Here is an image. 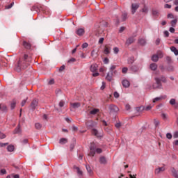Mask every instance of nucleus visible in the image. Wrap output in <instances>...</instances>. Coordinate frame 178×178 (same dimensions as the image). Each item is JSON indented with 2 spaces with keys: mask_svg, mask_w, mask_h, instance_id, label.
Instances as JSON below:
<instances>
[{
  "mask_svg": "<svg viewBox=\"0 0 178 178\" xmlns=\"http://www.w3.org/2000/svg\"><path fill=\"white\" fill-rule=\"evenodd\" d=\"M97 113H99V109L95 108H92L89 112L90 115H97Z\"/></svg>",
  "mask_w": 178,
  "mask_h": 178,
  "instance_id": "a211bd4d",
  "label": "nucleus"
},
{
  "mask_svg": "<svg viewBox=\"0 0 178 178\" xmlns=\"http://www.w3.org/2000/svg\"><path fill=\"white\" fill-rule=\"evenodd\" d=\"M90 72H92V73H95L96 72H98V65L97 64L91 65Z\"/></svg>",
  "mask_w": 178,
  "mask_h": 178,
  "instance_id": "4468645a",
  "label": "nucleus"
},
{
  "mask_svg": "<svg viewBox=\"0 0 178 178\" xmlns=\"http://www.w3.org/2000/svg\"><path fill=\"white\" fill-rule=\"evenodd\" d=\"M30 63H31V58L29 57V55L24 54L22 58H19L17 63V65L15 67L16 72H20V70L27 69L30 66Z\"/></svg>",
  "mask_w": 178,
  "mask_h": 178,
  "instance_id": "f257e3e1",
  "label": "nucleus"
},
{
  "mask_svg": "<svg viewBox=\"0 0 178 178\" xmlns=\"http://www.w3.org/2000/svg\"><path fill=\"white\" fill-rule=\"evenodd\" d=\"M7 149L8 152H13V151H15V146L10 145L7 147Z\"/></svg>",
  "mask_w": 178,
  "mask_h": 178,
  "instance_id": "2f4dec72",
  "label": "nucleus"
},
{
  "mask_svg": "<svg viewBox=\"0 0 178 178\" xmlns=\"http://www.w3.org/2000/svg\"><path fill=\"white\" fill-rule=\"evenodd\" d=\"M66 143H67V138H62L59 140L60 144H66Z\"/></svg>",
  "mask_w": 178,
  "mask_h": 178,
  "instance_id": "f704fd0d",
  "label": "nucleus"
},
{
  "mask_svg": "<svg viewBox=\"0 0 178 178\" xmlns=\"http://www.w3.org/2000/svg\"><path fill=\"white\" fill-rule=\"evenodd\" d=\"M99 163L102 165H106V158H105V156H100L99 157Z\"/></svg>",
  "mask_w": 178,
  "mask_h": 178,
  "instance_id": "412c9836",
  "label": "nucleus"
},
{
  "mask_svg": "<svg viewBox=\"0 0 178 178\" xmlns=\"http://www.w3.org/2000/svg\"><path fill=\"white\" fill-rule=\"evenodd\" d=\"M59 106L60 108H63V106H65V102L60 101V103H59Z\"/></svg>",
  "mask_w": 178,
  "mask_h": 178,
  "instance_id": "4d7b16f0",
  "label": "nucleus"
},
{
  "mask_svg": "<svg viewBox=\"0 0 178 178\" xmlns=\"http://www.w3.org/2000/svg\"><path fill=\"white\" fill-rule=\"evenodd\" d=\"M131 70L134 72H138V67L137 65H132L131 67Z\"/></svg>",
  "mask_w": 178,
  "mask_h": 178,
  "instance_id": "e433bc0d",
  "label": "nucleus"
},
{
  "mask_svg": "<svg viewBox=\"0 0 178 178\" xmlns=\"http://www.w3.org/2000/svg\"><path fill=\"white\" fill-rule=\"evenodd\" d=\"M104 54L105 55H109L111 54V47L108 45H106L104 47Z\"/></svg>",
  "mask_w": 178,
  "mask_h": 178,
  "instance_id": "b1692460",
  "label": "nucleus"
},
{
  "mask_svg": "<svg viewBox=\"0 0 178 178\" xmlns=\"http://www.w3.org/2000/svg\"><path fill=\"white\" fill-rule=\"evenodd\" d=\"M108 109L111 113H116V112H119V107L115 104H110Z\"/></svg>",
  "mask_w": 178,
  "mask_h": 178,
  "instance_id": "39448f33",
  "label": "nucleus"
},
{
  "mask_svg": "<svg viewBox=\"0 0 178 178\" xmlns=\"http://www.w3.org/2000/svg\"><path fill=\"white\" fill-rule=\"evenodd\" d=\"M86 170L88 172L89 175L90 176H92L93 172H92V170H91V167H90L88 165H86Z\"/></svg>",
  "mask_w": 178,
  "mask_h": 178,
  "instance_id": "473e14b6",
  "label": "nucleus"
},
{
  "mask_svg": "<svg viewBox=\"0 0 178 178\" xmlns=\"http://www.w3.org/2000/svg\"><path fill=\"white\" fill-rule=\"evenodd\" d=\"M73 169H75V170H76V172H77V173H78V175H79V176H83V171H81V170H80V168H79V167H77V166H76V165H74V166H73Z\"/></svg>",
  "mask_w": 178,
  "mask_h": 178,
  "instance_id": "5701e85b",
  "label": "nucleus"
},
{
  "mask_svg": "<svg viewBox=\"0 0 178 178\" xmlns=\"http://www.w3.org/2000/svg\"><path fill=\"white\" fill-rule=\"evenodd\" d=\"M138 44H140V45H145L147 41L144 38H140L138 40Z\"/></svg>",
  "mask_w": 178,
  "mask_h": 178,
  "instance_id": "7c9ffc66",
  "label": "nucleus"
},
{
  "mask_svg": "<svg viewBox=\"0 0 178 178\" xmlns=\"http://www.w3.org/2000/svg\"><path fill=\"white\" fill-rule=\"evenodd\" d=\"M177 23V19H173L171 21L170 24L172 27H175Z\"/></svg>",
  "mask_w": 178,
  "mask_h": 178,
  "instance_id": "79ce46f5",
  "label": "nucleus"
},
{
  "mask_svg": "<svg viewBox=\"0 0 178 178\" xmlns=\"http://www.w3.org/2000/svg\"><path fill=\"white\" fill-rule=\"evenodd\" d=\"M140 12H143V13H145V14L148 13V7L144 5L143 8H142Z\"/></svg>",
  "mask_w": 178,
  "mask_h": 178,
  "instance_id": "c9c22d12",
  "label": "nucleus"
},
{
  "mask_svg": "<svg viewBox=\"0 0 178 178\" xmlns=\"http://www.w3.org/2000/svg\"><path fill=\"white\" fill-rule=\"evenodd\" d=\"M166 137H167V138H168V140H172V134L168 133L166 134Z\"/></svg>",
  "mask_w": 178,
  "mask_h": 178,
  "instance_id": "5fc2aeb1",
  "label": "nucleus"
},
{
  "mask_svg": "<svg viewBox=\"0 0 178 178\" xmlns=\"http://www.w3.org/2000/svg\"><path fill=\"white\" fill-rule=\"evenodd\" d=\"M0 111L1 112H8V107L5 104H0Z\"/></svg>",
  "mask_w": 178,
  "mask_h": 178,
  "instance_id": "bb28decb",
  "label": "nucleus"
},
{
  "mask_svg": "<svg viewBox=\"0 0 178 178\" xmlns=\"http://www.w3.org/2000/svg\"><path fill=\"white\" fill-rule=\"evenodd\" d=\"M170 49H171L172 52H174L175 55H176V56L178 55V50H177V49H176V48L175 47V46H172V47H170Z\"/></svg>",
  "mask_w": 178,
  "mask_h": 178,
  "instance_id": "72a5a7b5",
  "label": "nucleus"
},
{
  "mask_svg": "<svg viewBox=\"0 0 178 178\" xmlns=\"http://www.w3.org/2000/svg\"><path fill=\"white\" fill-rule=\"evenodd\" d=\"M35 127L37 129V130H40V129L42 127V125L38 122L35 124Z\"/></svg>",
  "mask_w": 178,
  "mask_h": 178,
  "instance_id": "ea45409f",
  "label": "nucleus"
},
{
  "mask_svg": "<svg viewBox=\"0 0 178 178\" xmlns=\"http://www.w3.org/2000/svg\"><path fill=\"white\" fill-rule=\"evenodd\" d=\"M152 15L154 17H159V10H158V9H152Z\"/></svg>",
  "mask_w": 178,
  "mask_h": 178,
  "instance_id": "dca6fc26",
  "label": "nucleus"
},
{
  "mask_svg": "<svg viewBox=\"0 0 178 178\" xmlns=\"http://www.w3.org/2000/svg\"><path fill=\"white\" fill-rule=\"evenodd\" d=\"M85 33V31L83 29H79L76 31V34H77V35L81 36L83 35Z\"/></svg>",
  "mask_w": 178,
  "mask_h": 178,
  "instance_id": "aec40b11",
  "label": "nucleus"
},
{
  "mask_svg": "<svg viewBox=\"0 0 178 178\" xmlns=\"http://www.w3.org/2000/svg\"><path fill=\"white\" fill-rule=\"evenodd\" d=\"M122 84L124 88H129V87H130V81H129L127 79H124L122 81Z\"/></svg>",
  "mask_w": 178,
  "mask_h": 178,
  "instance_id": "ddd939ff",
  "label": "nucleus"
},
{
  "mask_svg": "<svg viewBox=\"0 0 178 178\" xmlns=\"http://www.w3.org/2000/svg\"><path fill=\"white\" fill-rule=\"evenodd\" d=\"M165 9H170L172 8V5L170 4H165L164 5Z\"/></svg>",
  "mask_w": 178,
  "mask_h": 178,
  "instance_id": "3c124183",
  "label": "nucleus"
},
{
  "mask_svg": "<svg viewBox=\"0 0 178 178\" xmlns=\"http://www.w3.org/2000/svg\"><path fill=\"white\" fill-rule=\"evenodd\" d=\"M114 95V98H119V97H120V95H119V93L118 92H115L113 93Z\"/></svg>",
  "mask_w": 178,
  "mask_h": 178,
  "instance_id": "864d4df0",
  "label": "nucleus"
},
{
  "mask_svg": "<svg viewBox=\"0 0 178 178\" xmlns=\"http://www.w3.org/2000/svg\"><path fill=\"white\" fill-rule=\"evenodd\" d=\"M110 74L116 76V74H118V70H116V65H113L111 66V67L109 68V72Z\"/></svg>",
  "mask_w": 178,
  "mask_h": 178,
  "instance_id": "1a4fd4ad",
  "label": "nucleus"
},
{
  "mask_svg": "<svg viewBox=\"0 0 178 178\" xmlns=\"http://www.w3.org/2000/svg\"><path fill=\"white\" fill-rule=\"evenodd\" d=\"M13 5H15V2L13 1L10 4L6 6L5 8L10 9L13 6Z\"/></svg>",
  "mask_w": 178,
  "mask_h": 178,
  "instance_id": "c03bdc74",
  "label": "nucleus"
},
{
  "mask_svg": "<svg viewBox=\"0 0 178 178\" xmlns=\"http://www.w3.org/2000/svg\"><path fill=\"white\" fill-rule=\"evenodd\" d=\"M104 40H105V38H101L99 40V44H104Z\"/></svg>",
  "mask_w": 178,
  "mask_h": 178,
  "instance_id": "0e129e2a",
  "label": "nucleus"
},
{
  "mask_svg": "<svg viewBox=\"0 0 178 178\" xmlns=\"http://www.w3.org/2000/svg\"><path fill=\"white\" fill-rule=\"evenodd\" d=\"M173 137H174L175 138H178V131H176L175 132H174V134H173Z\"/></svg>",
  "mask_w": 178,
  "mask_h": 178,
  "instance_id": "e2e57ef3",
  "label": "nucleus"
},
{
  "mask_svg": "<svg viewBox=\"0 0 178 178\" xmlns=\"http://www.w3.org/2000/svg\"><path fill=\"white\" fill-rule=\"evenodd\" d=\"M149 69H151L153 72H155V70L158 69V65H156V63H152L149 65Z\"/></svg>",
  "mask_w": 178,
  "mask_h": 178,
  "instance_id": "4be33fe9",
  "label": "nucleus"
},
{
  "mask_svg": "<svg viewBox=\"0 0 178 178\" xmlns=\"http://www.w3.org/2000/svg\"><path fill=\"white\" fill-rule=\"evenodd\" d=\"M0 138L3 140V138H6V135L5 134L0 132Z\"/></svg>",
  "mask_w": 178,
  "mask_h": 178,
  "instance_id": "09e8293b",
  "label": "nucleus"
},
{
  "mask_svg": "<svg viewBox=\"0 0 178 178\" xmlns=\"http://www.w3.org/2000/svg\"><path fill=\"white\" fill-rule=\"evenodd\" d=\"M113 49L114 54H119V48H118V47H114Z\"/></svg>",
  "mask_w": 178,
  "mask_h": 178,
  "instance_id": "8fccbe9b",
  "label": "nucleus"
},
{
  "mask_svg": "<svg viewBox=\"0 0 178 178\" xmlns=\"http://www.w3.org/2000/svg\"><path fill=\"white\" fill-rule=\"evenodd\" d=\"M95 154H102V149L98 147V145H97V143L92 142L90 143L88 156H91L92 158L95 156Z\"/></svg>",
  "mask_w": 178,
  "mask_h": 178,
  "instance_id": "7ed1b4c3",
  "label": "nucleus"
},
{
  "mask_svg": "<svg viewBox=\"0 0 178 178\" xmlns=\"http://www.w3.org/2000/svg\"><path fill=\"white\" fill-rule=\"evenodd\" d=\"M134 42V38L131 37L127 40L126 44L129 45V44H133Z\"/></svg>",
  "mask_w": 178,
  "mask_h": 178,
  "instance_id": "c756f323",
  "label": "nucleus"
},
{
  "mask_svg": "<svg viewBox=\"0 0 178 178\" xmlns=\"http://www.w3.org/2000/svg\"><path fill=\"white\" fill-rule=\"evenodd\" d=\"M165 167H159L158 168L155 169L154 173L155 175H159V173H161V172H165Z\"/></svg>",
  "mask_w": 178,
  "mask_h": 178,
  "instance_id": "2eb2a0df",
  "label": "nucleus"
},
{
  "mask_svg": "<svg viewBox=\"0 0 178 178\" xmlns=\"http://www.w3.org/2000/svg\"><path fill=\"white\" fill-rule=\"evenodd\" d=\"M87 47H88V43L87 42H85L82 44L83 49H84V48H87Z\"/></svg>",
  "mask_w": 178,
  "mask_h": 178,
  "instance_id": "69168bd1",
  "label": "nucleus"
},
{
  "mask_svg": "<svg viewBox=\"0 0 178 178\" xmlns=\"http://www.w3.org/2000/svg\"><path fill=\"white\" fill-rule=\"evenodd\" d=\"M140 8V4L139 3H132L131 6V12L132 15H134L136 12H137V9Z\"/></svg>",
  "mask_w": 178,
  "mask_h": 178,
  "instance_id": "423d86ee",
  "label": "nucleus"
},
{
  "mask_svg": "<svg viewBox=\"0 0 178 178\" xmlns=\"http://www.w3.org/2000/svg\"><path fill=\"white\" fill-rule=\"evenodd\" d=\"M161 118L163 120H166V119H168V116L165 113L161 114Z\"/></svg>",
  "mask_w": 178,
  "mask_h": 178,
  "instance_id": "603ef678",
  "label": "nucleus"
},
{
  "mask_svg": "<svg viewBox=\"0 0 178 178\" xmlns=\"http://www.w3.org/2000/svg\"><path fill=\"white\" fill-rule=\"evenodd\" d=\"M10 108H11L12 110H13L15 108H16V100H13L11 102Z\"/></svg>",
  "mask_w": 178,
  "mask_h": 178,
  "instance_id": "58836bf2",
  "label": "nucleus"
},
{
  "mask_svg": "<svg viewBox=\"0 0 178 178\" xmlns=\"http://www.w3.org/2000/svg\"><path fill=\"white\" fill-rule=\"evenodd\" d=\"M99 72L102 73V76L104 77V76H105V72H106V67L104 66L100 67Z\"/></svg>",
  "mask_w": 178,
  "mask_h": 178,
  "instance_id": "a878e982",
  "label": "nucleus"
},
{
  "mask_svg": "<svg viewBox=\"0 0 178 178\" xmlns=\"http://www.w3.org/2000/svg\"><path fill=\"white\" fill-rule=\"evenodd\" d=\"M155 83L153 84V88H162V83H167L168 79L164 75H161L160 77H155Z\"/></svg>",
  "mask_w": 178,
  "mask_h": 178,
  "instance_id": "20e7f679",
  "label": "nucleus"
},
{
  "mask_svg": "<svg viewBox=\"0 0 178 178\" xmlns=\"http://www.w3.org/2000/svg\"><path fill=\"white\" fill-rule=\"evenodd\" d=\"M63 70H65V65H62L60 69H59V72H63Z\"/></svg>",
  "mask_w": 178,
  "mask_h": 178,
  "instance_id": "338daca9",
  "label": "nucleus"
},
{
  "mask_svg": "<svg viewBox=\"0 0 178 178\" xmlns=\"http://www.w3.org/2000/svg\"><path fill=\"white\" fill-rule=\"evenodd\" d=\"M22 47H24V48H25V49H31V44L26 40H24L22 42Z\"/></svg>",
  "mask_w": 178,
  "mask_h": 178,
  "instance_id": "9d476101",
  "label": "nucleus"
},
{
  "mask_svg": "<svg viewBox=\"0 0 178 178\" xmlns=\"http://www.w3.org/2000/svg\"><path fill=\"white\" fill-rule=\"evenodd\" d=\"M134 60H136V59H134V56L129 57L127 59V63L129 65H133V63H134Z\"/></svg>",
  "mask_w": 178,
  "mask_h": 178,
  "instance_id": "cd10ccee",
  "label": "nucleus"
},
{
  "mask_svg": "<svg viewBox=\"0 0 178 178\" xmlns=\"http://www.w3.org/2000/svg\"><path fill=\"white\" fill-rule=\"evenodd\" d=\"M167 96L166 95H163L160 96L159 97H156L153 99V102H158V101H162V99H166Z\"/></svg>",
  "mask_w": 178,
  "mask_h": 178,
  "instance_id": "f3484780",
  "label": "nucleus"
},
{
  "mask_svg": "<svg viewBox=\"0 0 178 178\" xmlns=\"http://www.w3.org/2000/svg\"><path fill=\"white\" fill-rule=\"evenodd\" d=\"M70 105H71L70 111H72V109H76L77 108H80V106H81V103L80 102L70 103Z\"/></svg>",
  "mask_w": 178,
  "mask_h": 178,
  "instance_id": "9b49d317",
  "label": "nucleus"
},
{
  "mask_svg": "<svg viewBox=\"0 0 178 178\" xmlns=\"http://www.w3.org/2000/svg\"><path fill=\"white\" fill-rule=\"evenodd\" d=\"M1 175H6V169H1L0 170Z\"/></svg>",
  "mask_w": 178,
  "mask_h": 178,
  "instance_id": "13d9d810",
  "label": "nucleus"
},
{
  "mask_svg": "<svg viewBox=\"0 0 178 178\" xmlns=\"http://www.w3.org/2000/svg\"><path fill=\"white\" fill-rule=\"evenodd\" d=\"M122 19L123 22H124L127 19V13H124L122 15Z\"/></svg>",
  "mask_w": 178,
  "mask_h": 178,
  "instance_id": "37998d69",
  "label": "nucleus"
},
{
  "mask_svg": "<svg viewBox=\"0 0 178 178\" xmlns=\"http://www.w3.org/2000/svg\"><path fill=\"white\" fill-rule=\"evenodd\" d=\"M155 44H156V45H159V44H161V39L160 38H157L156 40Z\"/></svg>",
  "mask_w": 178,
  "mask_h": 178,
  "instance_id": "680f3d73",
  "label": "nucleus"
},
{
  "mask_svg": "<svg viewBox=\"0 0 178 178\" xmlns=\"http://www.w3.org/2000/svg\"><path fill=\"white\" fill-rule=\"evenodd\" d=\"M152 62H158V60H159V56L156 54H154L152 56Z\"/></svg>",
  "mask_w": 178,
  "mask_h": 178,
  "instance_id": "c85d7f7f",
  "label": "nucleus"
},
{
  "mask_svg": "<svg viewBox=\"0 0 178 178\" xmlns=\"http://www.w3.org/2000/svg\"><path fill=\"white\" fill-rule=\"evenodd\" d=\"M127 72H129V68H127V67H124L122 69V73L123 74H126V73H127Z\"/></svg>",
  "mask_w": 178,
  "mask_h": 178,
  "instance_id": "a19ab883",
  "label": "nucleus"
},
{
  "mask_svg": "<svg viewBox=\"0 0 178 178\" xmlns=\"http://www.w3.org/2000/svg\"><path fill=\"white\" fill-rule=\"evenodd\" d=\"M157 56H159V58H163V54L162 53V51H159Z\"/></svg>",
  "mask_w": 178,
  "mask_h": 178,
  "instance_id": "052dcab7",
  "label": "nucleus"
},
{
  "mask_svg": "<svg viewBox=\"0 0 178 178\" xmlns=\"http://www.w3.org/2000/svg\"><path fill=\"white\" fill-rule=\"evenodd\" d=\"M160 123H161V122H159V120H154V125L156 126V127H158V126H159Z\"/></svg>",
  "mask_w": 178,
  "mask_h": 178,
  "instance_id": "a18cd8bd",
  "label": "nucleus"
},
{
  "mask_svg": "<svg viewBox=\"0 0 178 178\" xmlns=\"http://www.w3.org/2000/svg\"><path fill=\"white\" fill-rule=\"evenodd\" d=\"M18 133H20V125H18L13 131V134H17Z\"/></svg>",
  "mask_w": 178,
  "mask_h": 178,
  "instance_id": "4c0bfd02",
  "label": "nucleus"
},
{
  "mask_svg": "<svg viewBox=\"0 0 178 178\" xmlns=\"http://www.w3.org/2000/svg\"><path fill=\"white\" fill-rule=\"evenodd\" d=\"M171 172L172 173V176L175 178H178V170H176V169H175V168H172L171 170Z\"/></svg>",
  "mask_w": 178,
  "mask_h": 178,
  "instance_id": "393cba45",
  "label": "nucleus"
},
{
  "mask_svg": "<svg viewBox=\"0 0 178 178\" xmlns=\"http://www.w3.org/2000/svg\"><path fill=\"white\" fill-rule=\"evenodd\" d=\"M164 35H165V37H169V31H164Z\"/></svg>",
  "mask_w": 178,
  "mask_h": 178,
  "instance_id": "774afa93",
  "label": "nucleus"
},
{
  "mask_svg": "<svg viewBox=\"0 0 178 178\" xmlns=\"http://www.w3.org/2000/svg\"><path fill=\"white\" fill-rule=\"evenodd\" d=\"M92 134H93V136H95V137H97V138H102V137H104V134L98 132V130H97L96 129H93L92 130Z\"/></svg>",
  "mask_w": 178,
  "mask_h": 178,
  "instance_id": "0eeeda50",
  "label": "nucleus"
},
{
  "mask_svg": "<svg viewBox=\"0 0 178 178\" xmlns=\"http://www.w3.org/2000/svg\"><path fill=\"white\" fill-rule=\"evenodd\" d=\"M115 75L111 74L110 72H108L107 75L106 76V80H107V81H111L112 80H113V76Z\"/></svg>",
  "mask_w": 178,
  "mask_h": 178,
  "instance_id": "6ab92c4d",
  "label": "nucleus"
},
{
  "mask_svg": "<svg viewBox=\"0 0 178 178\" xmlns=\"http://www.w3.org/2000/svg\"><path fill=\"white\" fill-rule=\"evenodd\" d=\"M86 126L88 129H92V127H94V121L92 120L86 121Z\"/></svg>",
  "mask_w": 178,
  "mask_h": 178,
  "instance_id": "f8f14e48",
  "label": "nucleus"
},
{
  "mask_svg": "<svg viewBox=\"0 0 178 178\" xmlns=\"http://www.w3.org/2000/svg\"><path fill=\"white\" fill-rule=\"evenodd\" d=\"M106 86V83L105 82H102V86H101V90H105V87Z\"/></svg>",
  "mask_w": 178,
  "mask_h": 178,
  "instance_id": "bf43d9fd",
  "label": "nucleus"
},
{
  "mask_svg": "<svg viewBox=\"0 0 178 178\" xmlns=\"http://www.w3.org/2000/svg\"><path fill=\"white\" fill-rule=\"evenodd\" d=\"M22 144H28L29 143V139L27 138H25V139H23L22 141H21Z\"/></svg>",
  "mask_w": 178,
  "mask_h": 178,
  "instance_id": "de8ad7c7",
  "label": "nucleus"
},
{
  "mask_svg": "<svg viewBox=\"0 0 178 178\" xmlns=\"http://www.w3.org/2000/svg\"><path fill=\"white\" fill-rule=\"evenodd\" d=\"M170 105H175V104H176V99H171L170 100Z\"/></svg>",
  "mask_w": 178,
  "mask_h": 178,
  "instance_id": "49530a36",
  "label": "nucleus"
},
{
  "mask_svg": "<svg viewBox=\"0 0 178 178\" xmlns=\"http://www.w3.org/2000/svg\"><path fill=\"white\" fill-rule=\"evenodd\" d=\"M31 10L32 12L35 10L38 14L42 12V13H43V15H46V16H49V15H51L49 10H48L45 6H42L41 4H35L31 7Z\"/></svg>",
  "mask_w": 178,
  "mask_h": 178,
  "instance_id": "f03ea898",
  "label": "nucleus"
},
{
  "mask_svg": "<svg viewBox=\"0 0 178 178\" xmlns=\"http://www.w3.org/2000/svg\"><path fill=\"white\" fill-rule=\"evenodd\" d=\"M31 108L33 109V111H35V108L38 106V99H33V101L31 103Z\"/></svg>",
  "mask_w": 178,
  "mask_h": 178,
  "instance_id": "6e6552de",
  "label": "nucleus"
},
{
  "mask_svg": "<svg viewBox=\"0 0 178 178\" xmlns=\"http://www.w3.org/2000/svg\"><path fill=\"white\" fill-rule=\"evenodd\" d=\"M104 63L105 65H108V63H109V58H105L104 60Z\"/></svg>",
  "mask_w": 178,
  "mask_h": 178,
  "instance_id": "6e6d98bb",
  "label": "nucleus"
}]
</instances>
